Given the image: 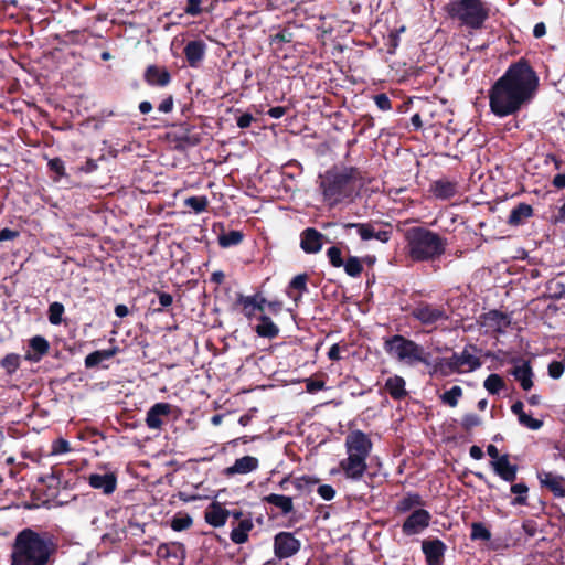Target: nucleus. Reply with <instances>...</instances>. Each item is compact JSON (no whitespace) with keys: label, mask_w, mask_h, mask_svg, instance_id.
I'll use <instances>...</instances> for the list:
<instances>
[{"label":"nucleus","mask_w":565,"mask_h":565,"mask_svg":"<svg viewBox=\"0 0 565 565\" xmlns=\"http://www.w3.org/2000/svg\"><path fill=\"white\" fill-rule=\"evenodd\" d=\"M344 230L355 228L362 241L377 239L387 243L392 237V230H375L371 222L366 223H345Z\"/></svg>","instance_id":"nucleus-12"},{"label":"nucleus","mask_w":565,"mask_h":565,"mask_svg":"<svg viewBox=\"0 0 565 565\" xmlns=\"http://www.w3.org/2000/svg\"><path fill=\"white\" fill-rule=\"evenodd\" d=\"M0 366L6 370V373L11 375L20 367V355L17 353H9L0 361Z\"/></svg>","instance_id":"nucleus-47"},{"label":"nucleus","mask_w":565,"mask_h":565,"mask_svg":"<svg viewBox=\"0 0 565 565\" xmlns=\"http://www.w3.org/2000/svg\"><path fill=\"white\" fill-rule=\"evenodd\" d=\"M50 343L43 335H34L29 340V350L25 353V360L38 363L49 353Z\"/></svg>","instance_id":"nucleus-23"},{"label":"nucleus","mask_w":565,"mask_h":565,"mask_svg":"<svg viewBox=\"0 0 565 565\" xmlns=\"http://www.w3.org/2000/svg\"><path fill=\"white\" fill-rule=\"evenodd\" d=\"M510 492L515 495L511 501L512 505H527L529 487L524 482H512Z\"/></svg>","instance_id":"nucleus-39"},{"label":"nucleus","mask_w":565,"mask_h":565,"mask_svg":"<svg viewBox=\"0 0 565 565\" xmlns=\"http://www.w3.org/2000/svg\"><path fill=\"white\" fill-rule=\"evenodd\" d=\"M540 86L536 71L525 57L511 63L489 89L490 110L497 117L518 114L535 97Z\"/></svg>","instance_id":"nucleus-1"},{"label":"nucleus","mask_w":565,"mask_h":565,"mask_svg":"<svg viewBox=\"0 0 565 565\" xmlns=\"http://www.w3.org/2000/svg\"><path fill=\"white\" fill-rule=\"evenodd\" d=\"M173 406L166 402L153 404L146 414V425L149 429L160 430L172 413Z\"/></svg>","instance_id":"nucleus-14"},{"label":"nucleus","mask_w":565,"mask_h":565,"mask_svg":"<svg viewBox=\"0 0 565 565\" xmlns=\"http://www.w3.org/2000/svg\"><path fill=\"white\" fill-rule=\"evenodd\" d=\"M43 482H46L51 488H66L67 482L64 480V470L57 467H53L51 472L41 478Z\"/></svg>","instance_id":"nucleus-40"},{"label":"nucleus","mask_w":565,"mask_h":565,"mask_svg":"<svg viewBox=\"0 0 565 565\" xmlns=\"http://www.w3.org/2000/svg\"><path fill=\"white\" fill-rule=\"evenodd\" d=\"M193 523L192 518L188 513H177L171 520L173 531L180 532L189 529Z\"/></svg>","instance_id":"nucleus-49"},{"label":"nucleus","mask_w":565,"mask_h":565,"mask_svg":"<svg viewBox=\"0 0 565 565\" xmlns=\"http://www.w3.org/2000/svg\"><path fill=\"white\" fill-rule=\"evenodd\" d=\"M479 322L486 328L487 332L502 334L511 324V318L508 313L498 309L489 310L480 316Z\"/></svg>","instance_id":"nucleus-11"},{"label":"nucleus","mask_w":565,"mask_h":565,"mask_svg":"<svg viewBox=\"0 0 565 565\" xmlns=\"http://www.w3.org/2000/svg\"><path fill=\"white\" fill-rule=\"evenodd\" d=\"M429 191L436 199L449 200L458 192V182L450 181L446 178L438 179L430 184Z\"/></svg>","instance_id":"nucleus-24"},{"label":"nucleus","mask_w":565,"mask_h":565,"mask_svg":"<svg viewBox=\"0 0 565 565\" xmlns=\"http://www.w3.org/2000/svg\"><path fill=\"white\" fill-rule=\"evenodd\" d=\"M234 307H241L242 313L250 320L253 317H255L257 309L256 307H259L258 303H256L255 297L252 296H244L243 294H237L236 301L234 303Z\"/></svg>","instance_id":"nucleus-37"},{"label":"nucleus","mask_w":565,"mask_h":565,"mask_svg":"<svg viewBox=\"0 0 565 565\" xmlns=\"http://www.w3.org/2000/svg\"><path fill=\"white\" fill-rule=\"evenodd\" d=\"M201 0H188L184 9L185 13L192 17H196L202 12Z\"/></svg>","instance_id":"nucleus-59"},{"label":"nucleus","mask_w":565,"mask_h":565,"mask_svg":"<svg viewBox=\"0 0 565 565\" xmlns=\"http://www.w3.org/2000/svg\"><path fill=\"white\" fill-rule=\"evenodd\" d=\"M173 96L169 95L167 98H164L158 106V110L164 114L171 113L173 109Z\"/></svg>","instance_id":"nucleus-61"},{"label":"nucleus","mask_w":565,"mask_h":565,"mask_svg":"<svg viewBox=\"0 0 565 565\" xmlns=\"http://www.w3.org/2000/svg\"><path fill=\"white\" fill-rule=\"evenodd\" d=\"M446 550V544L439 539H427L422 542L427 565H443Z\"/></svg>","instance_id":"nucleus-15"},{"label":"nucleus","mask_w":565,"mask_h":565,"mask_svg":"<svg viewBox=\"0 0 565 565\" xmlns=\"http://www.w3.org/2000/svg\"><path fill=\"white\" fill-rule=\"evenodd\" d=\"M478 352H480V349L476 344L469 343L465 345L460 353L452 352L449 358L438 359L435 371L444 376L454 373L461 374L473 372L482 365L480 358L476 355Z\"/></svg>","instance_id":"nucleus-6"},{"label":"nucleus","mask_w":565,"mask_h":565,"mask_svg":"<svg viewBox=\"0 0 565 565\" xmlns=\"http://www.w3.org/2000/svg\"><path fill=\"white\" fill-rule=\"evenodd\" d=\"M462 394V388L458 385H455L450 390L445 391L440 395V399L445 405H448L449 407H456Z\"/></svg>","instance_id":"nucleus-42"},{"label":"nucleus","mask_w":565,"mask_h":565,"mask_svg":"<svg viewBox=\"0 0 565 565\" xmlns=\"http://www.w3.org/2000/svg\"><path fill=\"white\" fill-rule=\"evenodd\" d=\"M542 488H546L557 498H565V477L550 471L537 472Z\"/></svg>","instance_id":"nucleus-20"},{"label":"nucleus","mask_w":565,"mask_h":565,"mask_svg":"<svg viewBox=\"0 0 565 565\" xmlns=\"http://www.w3.org/2000/svg\"><path fill=\"white\" fill-rule=\"evenodd\" d=\"M405 253L413 263H428L439 259L448 246V241L437 232L424 226H413L406 230Z\"/></svg>","instance_id":"nucleus-4"},{"label":"nucleus","mask_w":565,"mask_h":565,"mask_svg":"<svg viewBox=\"0 0 565 565\" xmlns=\"http://www.w3.org/2000/svg\"><path fill=\"white\" fill-rule=\"evenodd\" d=\"M425 501L417 492H407L397 503L395 510L397 513L412 512L415 509H422Z\"/></svg>","instance_id":"nucleus-33"},{"label":"nucleus","mask_w":565,"mask_h":565,"mask_svg":"<svg viewBox=\"0 0 565 565\" xmlns=\"http://www.w3.org/2000/svg\"><path fill=\"white\" fill-rule=\"evenodd\" d=\"M340 351H341V348H340V345L338 343L332 344L331 348L328 351V358L331 361H339V360H341Z\"/></svg>","instance_id":"nucleus-63"},{"label":"nucleus","mask_w":565,"mask_h":565,"mask_svg":"<svg viewBox=\"0 0 565 565\" xmlns=\"http://www.w3.org/2000/svg\"><path fill=\"white\" fill-rule=\"evenodd\" d=\"M119 351H120V349L117 345H114L106 350L94 351L85 358V360H84L85 367L86 369L97 367L103 361L110 360Z\"/></svg>","instance_id":"nucleus-32"},{"label":"nucleus","mask_w":565,"mask_h":565,"mask_svg":"<svg viewBox=\"0 0 565 565\" xmlns=\"http://www.w3.org/2000/svg\"><path fill=\"white\" fill-rule=\"evenodd\" d=\"M470 539L472 541H489L491 539V532L482 522H473L471 524Z\"/></svg>","instance_id":"nucleus-45"},{"label":"nucleus","mask_w":565,"mask_h":565,"mask_svg":"<svg viewBox=\"0 0 565 565\" xmlns=\"http://www.w3.org/2000/svg\"><path fill=\"white\" fill-rule=\"evenodd\" d=\"M318 482V479L309 476L292 478V487L299 492H311Z\"/></svg>","instance_id":"nucleus-43"},{"label":"nucleus","mask_w":565,"mask_h":565,"mask_svg":"<svg viewBox=\"0 0 565 565\" xmlns=\"http://www.w3.org/2000/svg\"><path fill=\"white\" fill-rule=\"evenodd\" d=\"M301 548V542L291 532H279L274 536V554L278 559L296 555Z\"/></svg>","instance_id":"nucleus-9"},{"label":"nucleus","mask_w":565,"mask_h":565,"mask_svg":"<svg viewBox=\"0 0 565 565\" xmlns=\"http://www.w3.org/2000/svg\"><path fill=\"white\" fill-rule=\"evenodd\" d=\"M65 311L63 303L54 301L49 306L47 319L51 324L58 326L62 323V316Z\"/></svg>","instance_id":"nucleus-48"},{"label":"nucleus","mask_w":565,"mask_h":565,"mask_svg":"<svg viewBox=\"0 0 565 565\" xmlns=\"http://www.w3.org/2000/svg\"><path fill=\"white\" fill-rule=\"evenodd\" d=\"M244 237L245 235L242 231H222V233L217 236V242L222 248H230L239 245L244 241Z\"/></svg>","instance_id":"nucleus-38"},{"label":"nucleus","mask_w":565,"mask_h":565,"mask_svg":"<svg viewBox=\"0 0 565 565\" xmlns=\"http://www.w3.org/2000/svg\"><path fill=\"white\" fill-rule=\"evenodd\" d=\"M366 458L358 454H348V457L340 461V468L345 478L355 481L360 480L367 469Z\"/></svg>","instance_id":"nucleus-13"},{"label":"nucleus","mask_w":565,"mask_h":565,"mask_svg":"<svg viewBox=\"0 0 565 565\" xmlns=\"http://www.w3.org/2000/svg\"><path fill=\"white\" fill-rule=\"evenodd\" d=\"M446 11L459 25L480 30L490 17V7L483 0H452Z\"/></svg>","instance_id":"nucleus-5"},{"label":"nucleus","mask_w":565,"mask_h":565,"mask_svg":"<svg viewBox=\"0 0 565 565\" xmlns=\"http://www.w3.org/2000/svg\"><path fill=\"white\" fill-rule=\"evenodd\" d=\"M58 550V539L49 531L24 527L11 544L10 565H49Z\"/></svg>","instance_id":"nucleus-2"},{"label":"nucleus","mask_w":565,"mask_h":565,"mask_svg":"<svg viewBox=\"0 0 565 565\" xmlns=\"http://www.w3.org/2000/svg\"><path fill=\"white\" fill-rule=\"evenodd\" d=\"M143 81L152 87H167L170 85L172 76L166 66L151 64L145 70Z\"/></svg>","instance_id":"nucleus-18"},{"label":"nucleus","mask_w":565,"mask_h":565,"mask_svg":"<svg viewBox=\"0 0 565 565\" xmlns=\"http://www.w3.org/2000/svg\"><path fill=\"white\" fill-rule=\"evenodd\" d=\"M156 294L158 295L160 308H154L153 312L161 313V312H163L164 308H168L172 305L173 297L168 292H163V291H159V290H157Z\"/></svg>","instance_id":"nucleus-55"},{"label":"nucleus","mask_w":565,"mask_h":565,"mask_svg":"<svg viewBox=\"0 0 565 565\" xmlns=\"http://www.w3.org/2000/svg\"><path fill=\"white\" fill-rule=\"evenodd\" d=\"M317 492L326 501H331L335 497V490L330 484L319 486Z\"/></svg>","instance_id":"nucleus-58"},{"label":"nucleus","mask_w":565,"mask_h":565,"mask_svg":"<svg viewBox=\"0 0 565 565\" xmlns=\"http://www.w3.org/2000/svg\"><path fill=\"white\" fill-rule=\"evenodd\" d=\"M157 556L167 561H183L185 558V547L179 542L162 543L157 548Z\"/></svg>","instance_id":"nucleus-27"},{"label":"nucleus","mask_w":565,"mask_h":565,"mask_svg":"<svg viewBox=\"0 0 565 565\" xmlns=\"http://www.w3.org/2000/svg\"><path fill=\"white\" fill-rule=\"evenodd\" d=\"M308 279L307 274H299L290 280L287 295L292 298L296 303L301 299L303 294L308 292Z\"/></svg>","instance_id":"nucleus-34"},{"label":"nucleus","mask_w":565,"mask_h":565,"mask_svg":"<svg viewBox=\"0 0 565 565\" xmlns=\"http://www.w3.org/2000/svg\"><path fill=\"white\" fill-rule=\"evenodd\" d=\"M480 424L481 419L476 414H466L461 419V426L467 431L471 430L473 427L479 426Z\"/></svg>","instance_id":"nucleus-56"},{"label":"nucleus","mask_w":565,"mask_h":565,"mask_svg":"<svg viewBox=\"0 0 565 565\" xmlns=\"http://www.w3.org/2000/svg\"><path fill=\"white\" fill-rule=\"evenodd\" d=\"M431 518L428 510H413L402 524V533L405 536H414L423 533L429 526Z\"/></svg>","instance_id":"nucleus-10"},{"label":"nucleus","mask_w":565,"mask_h":565,"mask_svg":"<svg viewBox=\"0 0 565 565\" xmlns=\"http://www.w3.org/2000/svg\"><path fill=\"white\" fill-rule=\"evenodd\" d=\"M327 257L332 267L340 268L343 266L344 259L342 252L338 246H331L327 249Z\"/></svg>","instance_id":"nucleus-51"},{"label":"nucleus","mask_w":565,"mask_h":565,"mask_svg":"<svg viewBox=\"0 0 565 565\" xmlns=\"http://www.w3.org/2000/svg\"><path fill=\"white\" fill-rule=\"evenodd\" d=\"M254 117L249 113H243L236 118V125L241 129H246L250 126V124L254 121Z\"/></svg>","instance_id":"nucleus-60"},{"label":"nucleus","mask_w":565,"mask_h":565,"mask_svg":"<svg viewBox=\"0 0 565 565\" xmlns=\"http://www.w3.org/2000/svg\"><path fill=\"white\" fill-rule=\"evenodd\" d=\"M209 203V199L205 195H193L184 200V205L196 214L206 211Z\"/></svg>","instance_id":"nucleus-41"},{"label":"nucleus","mask_w":565,"mask_h":565,"mask_svg":"<svg viewBox=\"0 0 565 565\" xmlns=\"http://www.w3.org/2000/svg\"><path fill=\"white\" fill-rule=\"evenodd\" d=\"M326 236L315 227H307L300 234V247L306 254L321 250Z\"/></svg>","instance_id":"nucleus-17"},{"label":"nucleus","mask_w":565,"mask_h":565,"mask_svg":"<svg viewBox=\"0 0 565 565\" xmlns=\"http://www.w3.org/2000/svg\"><path fill=\"white\" fill-rule=\"evenodd\" d=\"M71 451L70 443L64 438H57L52 443L51 454L61 455Z\"/></svg>","instance_id":"nucleus-53"},{"label":"nucleus","mask_w":565,"mask_h":565,"mask_svg":"<svg viewBox=\"0 0 565 565\" xmlns=\"http://www.w3.org/2000/svg\"><path fill=\"white\" fill-rule=\"evenodd\" d=\"M552 184L556 188V189H565V173H558L556 175H554L553 180H552Z\"/></svg>","instance_id":"nucleus-64"},{"label":"nucleus","mask_w":565,"mask_h":565,"mask_svg":"<svg viewBox=\"0 0 565 565\" xmlns=\"http://www.w3.org/2000/svg\"><path fill=\"white\" fill-rule=\"evenodd\" d=\"M519 423L532 430H539L543 426V420L533 418L531 415L524 413L520 415V418H518Z\"/></svg>","instance_id":"nucleus-52"},{"label":"nucleus","mask_w":565,"mask_h":565,"mask_svg":"<svg viewBox=\"0 0 565 565\" xmlns=\"http://www.w3.org/2000/svg\"><path fill=\"white\" fill-rule=\"evenodd\" d=\"M259 461L256 457L253 456H243L237 458L234 465L225 468L224 475L227 477H232L234 475H246L258 468Z\"/></svg>","instance_id":"nucleus-25"},{"label":"nucleus","mask_w":565,"mask_h":565,"mask_svg":"<svg viewBox=\"0 0 565 565\" xmlns=\"http://www.w3.org/2000/svg\"><path fill=\"white\" fill-rule=\"evenodd\" d=\"M265 503L278 508L282 515H288L294 511L292 498L284 494L270 493L263 498Z\"/></svg>","instance_id":"nucleus-36"},{"label":"nucleus","mask_w":565,"mask_h":565,"mask_svg":"<svg viewBox=\"0 0 565 565\" xmlns=\"http://www.w3.org/2000/svg\"><path fill=\"white\" fill-rule=\"evenodd\" d=\"M254 529L252 516L246 518L234 524L230 539L235 544H244L248 541V534Z\"/></svg>","instance_id":"nucleus-29"},{"label":"nucleus","mask_w":565,"mask_h":565,"mask_svg":"<svg viewBox=\"0 0 565 565\" xmlns=\"http://www.w3.org/2000/svg\"><path fill=\"white\" fill-rule=\"evenodd\" d=\"M206 50L207 45L203 40L189 41L183 49V54L188 65L192 68L200 67L205 58Z\"/></svg>","instance_id":"nucleus-19"},{"label":"nucleus","mask_w":565,"mask_h":565,"mask_svg":"<svg viewBox=\"0 0 565 565\" xmlns=\"http://www.w3.org/2000/svg\"><path fill=\"white\" fill-rule=\"evenodd\" d=\"M411 317L423 327L429 328V331L436 330L439 324L450 319V315L444 305L430 303L424 300L415 303L411 310Z\"/></svg>","instance_id":"nucleus-8"},{"label":"nucleus","mask_w":565,"mask_h":565,"mask_svg":"<svg viewBox=\"0 0 565 565\" xmlns=\"http://www.w3.org/2000/svg\"><path fill=\"white\" fill-rule=\"evenodd\" d=\"M511 374L524 391H529L533 387V370L530 361H524L522 365L515 366L511 371Z\"/></svg>","instance_id":"nucleus-30"},{"label":"nucleus","mask_w":565,"mask_h":565,"mask_svg":"<svg viewBox=\"0 0 565 565\" xmlns=\"http://www.w3.org/2000/svg\"><path fill=\"white\" fill-rule=\"evenodd\" d=\"M483 386L490 394L495 395L505 386V383L499 374L492 373L484 380Z\"/></svg>","instance_id":"nucleus-44"},{"label":"nucleus","mask_w":565,"mask_h":565,"mask_svg":"<svg viewBox=\"0 0 565 565\" xmlns=\"http://www.w3.org/2000/svg\"><path fill=\"white\" fill-rule=\"evenodd\" d=\"M490 466L493 472L502 480L510 483L516 480L519 468L516 465L510 462L508 454L502 455L498 460L490 461Z\"/></svg>","instance_id":"nucleus-21"},{"label":"nucleus","mask_w":565,"mask_h":565,"mask_svg":"<svg viewBox=\"0 0 565 565\" xmlns=\"http://www.w3.org/2000/svg\"><path fill=\"white\" fill-rule=\"evenodd\" d=\"M375 105L379 107V109L383 111H387L392 109V102L388 98V96L384 93L377 94L374 96Z\"/></svg>","instance_id":"nucleus-57"},{"label":"nucleus","mask_w":565,"mask_h":565,"mask_svg":"<svg viewBox=\"0 0 565 565\" xmlns=\"http://www.w3.org/2000/svg\"><path fill=\"white\" fill-rule=\"evenodd\" d=\"M565 371V363H562L559 361H552L547 366V373L548 376L558 380Z\"/></svg>","instance_id":"nucleus-54"},{"label":"nucleus","mask_w":565,"mask_h":565,"mask_svg":"<svg viewBox=\"0 0 565 565\" xmlns=\"http://www.w3.org/2000/svg\"><path fill=\"white\" fill-rule=\"evenodd\" d=\"M47 168H49L50 172L55 174L53 177L54 181H60L63 177H66L64 161L58 157L50 159L47 161Z\"/></svg>","instance_id":"nucleus-50"},{"label":"nucleus","mask_w":565,"mask_h":565,"mask_svg":"<svg viewBox=\"0 0 565 565\" xmlns=\"http://www.w3.org/2000/svg\"><path fill=\"white\" fill-rule=\"evenodd\" d=\"M259 323L255 326L254 330L260 338L275 339L279 334V328L274 321L266 315L258 317Z\"/></svg>","instance_id":"nucleus-35"},{"label":"nucleus","mask_w":565,"mask_h":565,"mask_svg":"<svg viewBox=\"0 0 565 565\" xmlns=\"http://www.w3.org/2000/svg\"><path fill=\"white\" fill-rule=\"evenodd\" d=\"M384 390L394 401H402L407 397L406 382L399 375L390 376L385 381Z\"/></svg>","instance_id":"nucleus-28"},{"label":"nucleus","mask_w":565,"mask_h":565,"mask_svg":"<svg viewBox=\"0 0 565 565\" xmlns=\"http://www.w3.org/2000/svg\"><path fill=\"white\" fill-rule=\"evenodd\" d=\"M20 235L18 231L4 227L0 231V243L6 241H12Z\"/></svg>","instance_id":"nucleus-62"},{"label":"nucleus","mask_w":565,"mask_h":565,"mask_svg":"<svg viewBox=\"0 0 565 565\" xmlns=\"http://www.w3.org/2000/svg\"><path fill=\"white\" fill-rule=\"evenodd\" d=\"M345 448L348 454H358L359 456L369 457L372 450V441L361 430L349 434L345 438Z\"/></svg>","instance_id":"nucleus-16"},{"label":"nucleus","mask_w":565,"mask_h":565,"mask_svg":"<svg viewBox=\"0 0 565 565\" xmlns=\"http://www.w3.org/2000/svg\"><path fill=\"white\" fill-rule=\"evenodd\" d=\"M342 267L350 277H359L363 271V265L356 256H349Z\"/></svg>","instance_id":"nucleus-46"},{"label":"nucleus","mask_w":565,"mask_h":565,"mask_svg":"<svg viewBox=\"0 0 565 565\" xmlns=\"http://www.w3.org/2000/svg\"><path fill=\"white\" fill-rule=\"evenodd\" d=\"M228 516L230 511L223 508L220 502H212L204 512L206 523L214 527L223 526Z\"/></svg>","instance_id":"nucleus-26"},{"label":"nucleus","mask_w":565,"mask_h":565,"mask_svg":"<svg viewBox=\"0 0 565 565\" xmlns=\"http://www.w3.org/2000/svg\"><path fill=\"white\" fill-rule=\"evenodd\" d=\"M534 214L533 207L527 203H519L514 206L510 215L508 217V224L510 226H520L525 223V221L532 217Z\"/></svg>","instance_id":"nucleus-31"},{"label":"nucleus","mask_w":565,"mask_h":565,"mask_svg":"<svg viewBox=\"0 0 565 565\" xmlns=\"http://www.w3.org/2000/svg\"><path fill=\"white\" fill-rule=\"evenodd\" d=\"M383 348L388 355L397 359L398 361H403L408 364L428 363L425 358L424 348L401 334H395L384 339Z\"/></svg>","instance_id":"nucleus-7"},{"label":"nucleus","mask_w":565,"mask_h":565,"mask_svg":"<svg viewBox=\"0 0 565 565\" xmlns=\"http://www.w3.org/2000/svg\"><path fill=\"white\" fill-rule=\"evenodd\" d=\"M361 174L355 167H338L319 174V189L323 200L335 206L344 201L351 200L358 192Z\"/></svg>","instance_id":"nucleus-3"},{"label":"nucleus","mask_w":565,"mask_h":565,"mask_svg":"<svg viewBox=\"0 0 565 565\" xmlns=\"http://www.w3.org/2000/svg\"><path fill=\"white\" fill-rule=\"evenodd\" d=\"M88 484L97 490H100L104 494H111L117 488V477L114 472H107L104 475L92 473L88 477Z\"/></svg>","instance_id":"nucleus-22"}]
</instances>
